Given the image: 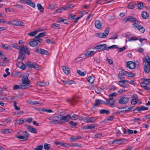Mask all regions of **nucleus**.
I'll return each instance as SVG.
<instances>
[{"label":"nucleus","mask_w":150,"mask_h":150,"mask_svg":"<svg viewBox=\"0 0 150 150\" xmlns=\"http://www.w3.org/2000/svg\"><path fill=\"white\" fill-rule=\"evenodd\" d=\"M19 54L18 56V59L20 61L23 60L24 59L25 54L22 53L21 52H19Z\"/></svg>","instance_id":"a878e982"},{"label":"nucleus","mask_w":150,"mask_h":150,"mask_svg":"<svg viewBox=\"0 0 150 150\" xmlns=\"http://www.w3.org/2000/svg\"><path fill=\"white\" fill-rule=\"evenodd\" d=\"M137 109H138V111L140 112L143 110H147L148 109V108L144 106H142L141 107H137Z\"/></svg>","instance_id":"393cba45"},{"label":"nucleus","mask_w":150,"mask_h":150,"mask_svg":"<svg viewBox=\"0 0 150 150\" xmlns=\"http://www.w3.org/2000/svg\"><path fill=\"white\" fill-rule=\"evenodd\" d=\"M71 115L67 114L64 116H62L60 117V121H61L62 124L64 122H67L70 120Z\"/></svg>","instance_id":"423d86ee"},{"label":"nucleus","mask_w":150,"mask_h":150,"mask_svg":"<svg viewBox=\"0 0 150 150\" xmlns=\"http://www.w3.org/2000/svg\"><path fill=\"white\" fill-rule=\"evenodd\" d=\"M28 44L30 46L34 47L38 45V43L36 41L35 39V37H34L33 39L29 42Z\"/></svg>","instance_id":"ddd939ff"},{"label":"nucleus","mask_w":150,"mask_h":150,"mask_svg":"<svg viewBox=\"0 0 150 150\" xmlns=\"http://www.w3.org/2000/svg\"><path fill=\"white\" fill-rule=\"evenodd\" d=\"M77 72L81 76H84L86 74L84 72H82L81 71L79 70H77Z\"/></svg>","instance_id":"864d4df0"},{"label":"nucleus","mask_w":150,"mask_h":150,"mask_svg":"<svg viewBox=\"0 0 150 150\" xmlns=\"http://www.w3.org/2000/svg\"><path fill=\"white\" fill-rule=\"evenodd\" d=\"M17 102L16 101H14V106L15 109L16 110H18L20 109V108L18 107L17 105Z\"/></svg>","instance_id":"13d9d810"},{"label":"nucleus","mask_w":150,"mask_h":150,"mask_svg":"<svg viewBox=\"0 0 150 150\" xmlns=\"http://www.w3.org/2000/svg\"><path fill=\"white\" fill-rule=\"evenodd\" d=\"M57 7L56 4H54L50 5L47 7L48 9L54 10Z\"/></svg>","instance_id":"e433bc0d"},{"label":"nucleus","mask_w":150,"mask_h":150,"mask_svg":"<svg viewBox=\"0 0 150 150\" xmlns=\"http://www.w3.org/2000/svg\"><path fill=\"white\" fill-rule=\"evenodd\" d=\"M139 22L137 20L132 25L133 26L135 29L139 30L141 32L143 33L145 31V28L141 25H139Z\"/></svg>","instance_id":"f03ea898"},{"label":"nucleus","mask_w":150,"mask_h":150,"mask_svg":"<svg viewBox=\"0 0 150 150\" xmlns=\"http://www.w3.org/2000/svg\"><path fill=\"white\" fill-rule=\"evenodd\" d=\"M115 101V100H110L108 99L106 100V101L105 102V104L106 105H108L110 104V106L112 108H113L114 106V104Z\"/></svg>","instance_id":"4468645a"},{"label":"nucleus","mask_w":150,"mask_h":150,"mask_svg":"<svg viewBox=\"0 0 150 150\" xmlns=\"http://www.w3.org/2000/svg\"><path fill=\"white\" fill-rule=\"evenodd\" d=\"M118 47L117 45H113L107 47L105 49L107 50V49H114L118 48Z\"/></svg>","instance_id":"5fc2aeb1"},{"label":"nucleus","mask_w":150,"mask_h":150,"mask_svg":"<svg viewBox=\"0 0 150 150\" xmlns=\"http://www.w3.org/2000/svg\"><path fill=\"white\" fill-rule=\"evenodd\" d=\"M140 84L142 87L144 88L145 89L147 90H149V88L147 87V85L145 84L144 81H143V82H141Z\"/></svg>","instance_id":"58836bf2"},{"label":"nucleus","mask_w":150,"mask_h":150,"mask_svg":"<svg viewBox=\"0 0 150 150\" xmlns=\"http://www.w3.org/2000/svg\"><path fill=\"white\" fill-rule=\"evenodd\" d=\"M38 31L35 30L34 31L28 33V35L29 36H33L36 35Z\"/></svg>","instance_id":"37998d69"},{"label":"nucleus","mask_w":150,"mask_h":150,"mask_svg":"<svg viewBox=\"0 0 150 150\" xmlns=\"http://www.w3.org/2000/svg\"><path fill=\"white\" fill-rule=\"evenodd\" d=\"M45 42H46L49 44H54L55 43V41L53 40H50V39H47L46 40Z\"/></svg>","instance_id":"3c124183"},{"label":"nucleus","mask_w":150,"mask_h":150,"mask_svg":"<svg viewBox=\"0 0 150 150\" xmlns=\"http://www.w3.org/2000/svg\"><path fill=\"white\" fill-rule=\"evenodd\" d=\"M137 20L136 18L131 16L125 18L123 19V21L125 22V23L129 21L134 23Z\"/></svg>","instance_id":"9b49d317"},{"label":"nucleus","mask_w":150,"mask_h":150,"mask_svg":"<svg viewBox=\"0 0 150 150\" xmlns=\"http://www.w3.org/2000/svg\"><path fill=\"white\" fill-rule=\"evenodd\" d=\"M96 126V124H89L87 125L84 126L83 128L85 129H93Z\"/></svg>","instance_id":"6ab92c4d"},{"label":"nucleus","mask_w":150,"mask_h":150,"mask_svg":"<svg viewBox=\"0 0 150 150\" xmlns=\"http://www.w3.org/2000/svg\"><path fill=\"white\" fill-rule=\"evenodd\" d=\"M81 138V136H78L77 137H71L70 139L71 141H74L77 139H80Z\"/></svg>","instance_id":"79ce46f5"},{"label":"nucleus","mask_w":150,"mask_h":150,"mask_svg":"<svg viewBox=\"0 0 150 150\" xmlns=\"http://www.w3.org/2000/svg\"><path fill=\"white\" fill-rule=\"evenodd\" d=\"M23 134L24 135V137L25 138L24 140H27L28 138L30 137V134L27 131H24L23 132Z\"/></svg>","instance_id":"2f4dec72"},{"label":"nucleus","mask_w":150,"mask_h":150,"mask_svg":"<svg viewBox=\"0 0 150 150\" xmlns=\"http://www.w3.org/2000/svg\"><path fill=\"white\" fill-rule=\"evenodd\" d=\"M26 65L30 68H33L37 70L40 69L39 66L35 63H33L30 61L28 60L26 64Z\"/></svg>","instance_id":"20e7f679"},{"label":"nucleus","mask_w":150,"mask_h":150,"mask_svg":"<svg viewBox=\"0 0 150 150\" xmlns=\"http://www.w3.org/2000/svg\"><path fill=\"white\" fill-rule=\"evenodd\" d=\"M43 148V146L42 145H40L38 146L37 147L34 148L33 150H42Z\"/></svg>","instance_id":"8fccbe9b"},{"label":"nucleus","mask_w":150,"mask_h":150,"mask_svg":"<svg viewBox=\"0 0 150 150\" xmlns=\"http://www.w3.org/2000/svg\"><path fill=\"white\" fill-rule=\"evenodd\" d=\"M148 119L150 120V114H149L146 115L144 117V120H145Z\"/></svg>","instance_id":"e2e57ef3"},{"label":"nucleus","mask_w":150,"mask_h":150,"mask_svg":"<svg viewBox=\"0 0 150 150\" xmlns=\"http://www.w3.org/2000/svg\"><path fill=\"white\" fill-rule=\"evenodd\" d=\"M143 6V3L140 2L137 5V7L139 9H141L142 8V7Z\"/></svg>","instance_id":"052dcab7"},{"label":"nucleus","mask_w":150,"mask_h":150,"mask_svg":"<svg viewBox=\"0 0 150 150\" xmlns=\"http://www.w3.org/2000/svg\"><path fill=\"white\" fill-rule=\"evenodd\" d=\"M18 89H20V85H16L13 86V90H16Z\"/></svg>","instance_id":"680f3d73"},{"label":"nucleus","mask_w":150,"mask_h":150,"mask_svg":"<svg viewBox=\"0 0 150 150\" xmlns=\"http://www.w3.org/2000/svg\"><path fill=\"white\" fill-rule=\"evenodd\" d=\"M60 117L57 116H54L52 117L48 118V119L50 120L49 122L50 124H62L61 121H60Z\"/></svg>","instance_id":"7ed1b4c3"},{"label":"nucleus","mask_w":150,"mask_h":150,"mask_svg":"<svg viewBox=\"0 0 150 150\" xmlns=\"http://www.w3.org/2000/svg\"><path fill=\"white\" fill-rule=\"evenodd\" d=\"M30 82L28 79V76H24L22 79V83L26 84L29 85Z\"/></svg>","instance_id":"aec40b11"},{"label":"nucleus","mask_w":150,"mask_h":150,"mask_svg":"<svg viewBox=\"0 0 150 150\" xmlns=\"http://www.w3.org/2000/svg\"><path fill=\"white\" fill-rule=\"evenodd\" d=\"M135 5V4L134 3H130L127 6V7L129 9H132Z\"/></svg>","instance_id":"7c9ffc66"},{"label":"nucleus","mask_w":150,"mask_h":150,"mask_svg":"<svg viewBox=\"0 0 150 150\" xmlns=\"http://www.w3.org/2000/svg\"><path fill=\"white\" fill-rule=\"evenodd\" d=\"M129 101V98L122 96L119 100L118 103L121 104H125L127 103Z\"/></svg>","instance_id":"6e6552de"},{"label":"nucleus","mask_w":150,"mask_h":150,"mask_svg":"<svg viewBox=\"0 0 150 150\" xmlns=\"http://www.w3.org/2000/svg\"><path fill=\"white\" fill-rule=\"evenodd\" d=\"M122 140V139H120L114 140L112 142V144H121L123 143V141Z\"/></svg>","instance_id":"bb28decb"},{"label":"nucleus","mask_w":150,"mask_h":150,"mask_svg":"<svg viewBox=\"0 0 150 150\" xmlns=\"http://www.w3.org/2000/svg\"><path fill=\"white\" fill-rule=\"evenodd\" d=\"M61 68L66 74L68 75L70 73V69L68 67L63 66L61 67Z\"/></svg>","instance_id":"412c9836"},{"label":"nucleus","mask_w":150,"mask_h":150,"mask_svg":"<svg viewBox=\"0 0 150 150\" xmlns=\"http://www.w3.org/2000/svg\"><path fill=\"white\" fill-rule=\"evenodd\" d=\"M37 83L39 86H45L47 85V84L45 82L41 81L38 82Z\"/></svg>","instance_id":"09e8293b"},{"label":"nucleus","mask_w":150,"mask_h":150,"mask_svg":"<svg viewBox=\"0 0 150 150\" xmlns=\"http://www.w3.org/2000/svg\"><path fill=\"white\" fill-rule=\"evenodd\" d=\"M66 6H67L68 9H71L74 7V5L71 4H67Z\"/></svg>","instance_id":"bf43d9fd"},{"label":"nucleus","mask_w":150,"mask_h":150,"mask_svg":"<svg viewBox=\"0 0 150 150\" xmlns=\"http://www.w3.org/2000/svg\"><path fill=\"white\" fill-rule=\"evenodd\" d=\"M100 48L101 50H105L106 48L107 45L105 44L100 45Z\"/></svg>","instance_id":"69168bd1"},{"label":"nucleus","mask_w":150,"mask_h":150,"mask_svg":"<svg viewBox=\"0 0 150 150\" xmlns=\"http://www.w3.org/2000/svg\"><path fill=\"white\" fill-rule=\"evenodd\" d=\"M1 58L3 61H6L7 63L8 62L10 61L9 59L6 58L4 55H2L1 56Z\"/></svg>","instance_id":"49530a36"},{"label":"nucleus","mask_w":150,"mask_h":150,"mask_svg":"<svg viewBox=\"0 0 150 150\" xmlns=\"http://www.w3.org/2000/svg\"><path fill=\"white\" fill-rule=\"evenodd\" d=\"M95 53V52H94V51H88L85 53V55L86 56H93Z\"/></svg>","instance_id":"5701e85b"},{"label":"nucleus","mask_w":150,"mask_h":150,"mask_svg":"<svg viewBox=\"0 0 150 150\" xmlns=\"http://www.w3.org/2000/svg\"><path fill=\"white\" fill-rule=\"evenodd\" d=\"M5 10L6 12H12L14 11V9L12 8H5Z\"/></svg>","instance_id":"338daca9"},{"label":"nucleus","mask_w":150,"mask_h":150,"mask_svg":"<svg viewBox=\"0 0 150 150\" xmlns=\"http://www.w3.org/2000/svg\"><path fill=\"white\" fill-rule=\"evenodd\" d=\"M95 24L96 27L98 29H100L102 27V25L99 20H96Z\"/></svg>","instance_id":"4be33fe9"},{"label":"nucleus","mask_w":150,"mask_h":150,"mask_svg":"<svg viewBox=\"0 0 150 150\" xmlns=\"http://www.w3.org/2000/svg\"><path fill=\"white\" fill-rule=\"evenodd\" d=\"M71 117L70 119H71L72 120H76L78 119L79 117V116L77 115H76V114H74L72 115V116H71Z\"/></svg>","instance_id":"ea45409f"},{"label":"nucleus","mask_w":150,"mask_h":150,"mask_svg":"<svg viewBox=\"0 0 150 150\" xmlns=\"http://www.w3.org/2000/svg\"><path fill=\"white\" fill-rule=\"evenodd\" d=\"M127 75L128 77H133L135 76L134 73H130L128 71H127Z\"/></svg>","instance_id":"603ef678"},{"label":"nucleus","mask_w":150,"mask_h":150,"mask_svg":"<svg viewBox=\"0 0 150 150\" xmlns=\"http://www.w3.org/2000/svg\"><path fill=\"white\" fill-rule=\"evenodd\" d=\"M105 102L100 99H97L95 100V102L93 104V108L97 106L98 105L102 104H105Z\"/></svg>","instance_id":"f3484780"},{"label":"nucleus","mask_w":150,"mask_h":150,"mask_svg":"<svg viewBox=\"0 0 150 150\" xmlns=\"http://www.w3.org/2000/svg\"><path fill=\"white\" fill-rule=\"evenodd\" d=\"M143 61L144 62L147 63L149 67H148L146 64H145L144 66V70L146 74H148L150 71V61L149 57V55H146L145 58H143Z\"/></svg>","instance_id":"f257e3e1"},{"label":"nucleus","mask_w":150,"mask_h":150,"mask_svg":"<svg viewBox=\"0 0 150 150\" xmlns=\"http://www.w3.org/2000/svg\"><path fill=\"white\" fill-rule=\"evenodd\" d=\"M17 66L18 68L22 69H24L25 68V65L22 62H18L17 64Z\"/></svg>","instance_id":"b1692460"},{"label":"nucleus","mask_w":150,"mask_h":150,"mask_svg":"<svg viewBox=\"0 0 150 150\" xmlns=\"http://www.w3.org/2000/svg\"><path fill=\"white\" fill-rule=\"evenodd\" d=\"M60 25L59 24L56 23H53L51 25L52 28H58L60 27Z\"/></svg>","instance_id":"6e6d98bb"},{"label":"nucleus","mask_w":150,"mask_h":150,"mask_svg":"<svg viewBox=\"0 0 150 150\" xmlns=\"http://www.w3.org/2000/svg\"><path fill=\"white\" fill-rule=\"evenodd\" d=\"M1 132L2 134H6L10 133L9 129H3L1 130Z\"/></svg>","instance_id":"c03bdc74"},{"label":"nucleus","mask_w":150,"mask_h":150,"mask_svg":"<svg viewBox=\"0 0 150 150\" xmlns=\"http://www.w3.org/2000/svg\"><path fill=\"white\" fill-rule=\"evenodd\" d=\"M37 6L38 7V9L40 10V11L41 12H43L44 8L40 4H37Z\"/></svg>","instance_id":"c9c22d12"},{"label":"nucleus","mask_w":150,"mask_h":150,"mask_svg":"<svg viewBox=\"0 0 150 150\" xmlns=\"http://www.w3.org/2000/svg\"><path fill=\"white\" fill-rule=\"evenodd\" d=\"M128 82V80H123L120 81H118V84L121 87L123 86V85H124V84H125V83Z\"/></svg>","instance_id":"cd10ccee"},{"label":"nucleus","mask_w":150,"mask_h":150,"mask_svg":"<svg viewBox=\"0 0 150 150\" xmlns=\"http://www.w3.org/2000/svg\"><path fill=\"white\" fill-rule=\"evenodd\" d=\"M36 52L38 54H43L47 55L48 53L47 51L42 49L41 48H37L36 50Z\"/></svg>","instance_id":"f8f14e48"},{"label":"nucleus","mask_w":150,"mask_h":150,"mask_svg":"<svg viewBox=\"0 0 150 150\" xmlns=\"http://www.w3.org/2000/svg\"><path fill=\"white\" fill-rule=\"evenodd\" d=\"M96 117H90L86 118V122L88 123L89 122L94 123L96 120Z\"/></svg>","instance_id":"a211bd4d"},{"label":"nucleus","mask_w":150,"mask_h":150,"mask_svg":"<svg viewBox=\"0 0 150 150\" xmlns=\"http://www.w3.org/2000/svg\"><path fill=\"white\" fill-rule=\"evenodd\" d=\"M29 103L31 105H38V104H39V103L37 101H34L33 102L32 101H30Z\"/></svg>","instance_id":"4d7b16f0"},{"label":"nucleus","mask_w":150,"mask_h":150,"mask_svg":"<svg viewBox=\"0 0 150 150\" xmlns=\"http://www.w3.org/2000/svg\"><path fill=\"white\" fill-rule=\"evenodd\" d=\"M126 64L127 67L132 69H134L136 67L135 63L132 61L127 62L126 63Z\"/></svg>","instance_id":"9d476101"},{"label":"nucleus","mask_w":150,"mask_h":150,"mask_svg":"<svg viewBox=\"0 0 150 150\" xmlns=\"http://www.w3.org/2000/svg\"><path fill=\"white\" fill-rule=\"evenodd\" d=\"M29 85L28 84H26L22 83L20 84V89H24L28 88V86Z\"/></svg>","instance_id":"c756f323"},{"label":"nucleus","mask_w":150,"mask_h":150,"mask_svg":"<svg viewBox=\"0 0 150 150\" xmlns=\"http://www.w3.org/2000/svg\"><path fill=\"white\" fill-rule=\"evenodd\" d=\"M13 6L16 7L17 8H20L22 9L23 8V6L22 5L19 4H17L15 5H14Z\"/></svg>","instance_id":"774afa93"},{"label":"nucleus","mask_w":150,"mask_h":150,"mask_svg":"<svg viewBox=\"0 0 150 150\" xmlns=\"http://www.w3.org/2000/svg\"><path fill=\"white\" fill-rule=\"evenodd\" d=\"M100 113L101 114H104L105 113L107 114H109L110 113V112L109 110L105 109L101 110L100 111Z\"/></svg>","instance_id":"72a5a7b5"},{"label":"nucleus","mask_w":150,"mask_h":150,"mask_svg":"<svg viewBox=\"0 0 150 150\" xmlns=\"http://www.w3.org/2000/svg\"><path fill=\"white\" fill-rule=\"evenodd\" d=\"M87 80L88 82L90 83H91V84L93 83L94 80V77L89 76L87 79Z\"/></svg>","instance_id":"4c0bfd02"},{"label":"nucleus","mask_w":150,"mask_h":150,"mask_svg":"<svg viewBox=\"0 0 150 150\" xmlns=\"http://www.w3.org/2000/svg\"><path fill=\"white\" fill-rule=\"evenodd\" d=\"M25 126L26 127L27 129L30 132L34 133H37V131L36 129L33 128L30 125L25 124Z\"/></svg>","instance_id":"dca6fc26"},{"label":"nucleus","mask_w":150,"mask_h":150,"mask_svg":"<svg viewBox=\"0 0 150 150\" xmlns=\"http://www.w3.org/2000/svg\"><path fill=\"white\" fill-rule=\"evenodd\" d=\"M142 18L144 19H146L148 18V13L145 11H143L142 14Z\"/></svg>","instance_id":"c85d7f7f"},{"label":"nucleus","mask_w":150,"mask_h":150,"mask_svg":"<svg viewBox=\"0 0 150 150\" xmlns=\"http://www.w3.org/2000/svg\"><path fill=\"white\" fill-rule=\"evenodd\" d=\"M19 1L21 3L25 4L28 5L33 8L35 7V4L32 2L30 0H19Z\"/></svg>","instance_id":"0eeeda50"},{"label":"nucleus","mask_w":150,"mask_h":150,"mask_svg":"<svg viewBox=\"0 0 150 150\" xmlns=\"http://www.w3.org/2000/svg\"><path fill=\"white\" fill-rule=\"evenodd\" d=\"M44 148L45 150H49L50 149V145L45 143L44 145Z\"/></svg>","instance_id":"de8ad7c7"},{"label":"nucleus","mask_w":150,"mask_h":150,"mask_svg":"<svg viewBox=\"0 0 150 150\" xmlns=\"http://www.w3.org/2000/svg\"><path fill=\"white\" fill-rule=\"evenodd\" d=\"M126 47L125 46H124L122 47L118 48V50H117L118 52H122L124 50L126 49Z\"/></svg>","instance_id":"0e129e2a"},{"label":"nucleus","mask_w":150,"mask_h":150,"mask_svg":"<svg viewBox=\"0 0 150 150\" xmlns=\"http://www.w3.org/2000/svg\"><path fill=\"white\" fill-rule=\"evenodd\" d=\"M109 30L110 28L108 27H107L105 30L104 33V35L106 37L108 36L109 33Z\"/></svg>","instance_id":"a19ab883"},{"label":"nucleus","mask_w":150,"mask_h":150,"mask_svg":"<svg viewBox=\"0 0 150 150\" xmlns=\"http://www.w3.org/2000/svg\"><path fill=\"white\" fill-rule=\"evenodd\" d=\"M96 36L100 38H106L104 35V33H97L96 34Z\"/></svg>","instance_id":"f704fd0d"},{"label":"nucleus","mask_w":150,"mask_h":150,"mask_svg":"<svg viewBox=\"0 0 150 150\" xmlns=\"http://www.w3.org/2000/svg\"><path fill=\"white\" fill-rule=\"evenodd\" d=\"M19 52L22 53L24 54H27L29 55L30 52H29V50L26 47H24L23 46H21Z\"/></svg>","instance_id":"1a4fd4ad"},{"label":"nucleus","mask_w":150,"mask_h":150,"mask_svg":"<svg viewBox=\"0 0 150 150\" xmlns=\"http://www.w3.org/2000/svg\"><path fill=\"white\" fill-rule=\"evenodd\" d=\"M138 100V98L137 96L135 94H133L131 102V104L133 105H135L137 103Z\"/></svg>","instance_id":"2eb2a0df"},{"label":"nucleus","mask_w":150,"mask_h":150,"mask_svg":"<svg viewBox=\"0 0 150 150\" xmlns=\"http://www.w3.org/2000/svg\"><path fill=\"white\" fill-rule=\"evenodd\" d=\"M143 81L145 83V84L147 86L148 85H150V79H144Z\"/></svg>","instance_id":"a18cd8bd"},{"label":"nucleus","mask_w":150,"mask_h":150,"mask_svg":"<svg viewBox=\"0 0 150 150\" xmlns=\"http://www.w3.org/2000/svg\"><path fill=\"white\" fill-rule=\"evenodd\" d=\"M9 25H15L18 26H25V24L24 23L20 21L16 20H12L10 22H8L7 23Z\"/></svg>","instance_id":"39448f33"},{"label":"nucleus","mask_w":150,"mask_h":150,"mask_svg":"<svg viewBox=\"0 0 150 150\" xmlns=\"http://www.w3.org/2000/svg\"><path fill=\"white\" fill-rule=\"evenodd\" d=\"M46 33L42 32L39 33L37 35L35 36V38H40L45 36L46 35Z\"/></svg>","instance_id":"473e14b6"}]
</instances>
